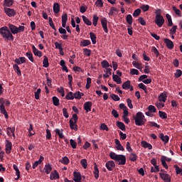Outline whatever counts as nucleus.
Instances as JSON below:
<instances>
[{"instance_id":"9","label":"nucleus","mask_w":182,"mask_h":182,"mask_svg":"<svg viewBox=\"0 0 182 182\" xmlns=\"http://www.w3.org/2000/svg\"><path fill=\"white\" fill-rule=\"evenodd\" d=\"M164 42L166 44V48L168 49L172 50L174 48L173 42L168 38H164Z\"/></svg>"},{"instance_id":"24","label":"nucleus","mask_w":182,"mask_h":182,"mask_svg":"<svg viewBox=\"0 0 182 182\" xmlns=\"http://www.w3.org/2000/svg\"><path fill=\"white\" fill-rule=\"evenodd\" d=\"M141 146H143V148L148 149L149 150L153 149L151 144H148L146 141H141Z\"/></svg>"},{"instance_id":"63","label":"nucleus","mask_w":182,"mask_h":182,"mask_svg":"<svg viewBox=\"0 0 182 182\" xmlns=\"http://www.w3.org/2000/svg\"><path fill=\"white\" fill-rule=\"evenodd\" d=\"M99 18L97 16L95 15L93 16V26H97V24L98 23Z\"/></svg>"},{"instance_id":"49","label":"nucleus","mask_w":182,"mask_h":182,"mask_svg":"<svg viewBox=\"0 0 182 182\" xmlns=\"http://www.w3.org/2000/svg\"><path fill=\"white\" fill-rule=\"evenodd\" d=\"M15 131H16L15 127H8L7 128V135L9 136H11V133L13 134V133H14Z\"/></svg>"},{"instance_id":"3","label":"nucleus","mask_w":182,"mask_h":182,"mask_svg":"<svg viewBox=\"0 0 182 182\" xmlns=\"http://www.w3.org/2000/svg\"><path fill=\"white\" fill-rule=\"evenodd\" d=\"M133 119L134 120V123L136 127H141L146 124V117L141 112H136V116H133Z\"/></svg>"},{"instance_id":"53","label":"nucleus","mask_w":182,"mask_h":182,"mask_svg":"<svg viewBox=\"0 0 182 182\" xmlns=\"http://www.w3.org/2000/svg\"><path fill=\"white\" fill-rule=\"evenodd\" d=\"M132 65L134 68H136L138 70H141V64L139 63L136 61H133Z\"/></svg>"},{"instance_id":"59","label":"nucleus","mask_w":182,"mask_h":182,"mask_svg":"<svg viewBox=\"0 0 182 182\" xmlns=\"http://www.w3.org/2000/svg\"><path fill=\"white\" fill-rule=\"evenodd\" d=\"M141 9L143 12H146L149 10V5H141Z\"/></svg>"},{"instance_id":"5","label":"nucleus","mask_w":182,"mask_h":182,"mask_svg":"<svg viewBox=\"0 0 182 182\" xmlns=\"http://www.w3.org/2000/svg\"><path fill=\"white\" fill-rule=\"evenodd\" d=\"M154 22L159 27H162L165 23V19H164L163 16H156Z\"/></svg>"},{"instance_id":"4","label":"nucleus","mask_w":182,"mask_h":182,"mask_svg":"<svg viewBox=\"0 0 182 182\" xmlns=\"http://www.w3.org/2000/svg\"><path fill=\"white\" fill-rule=\"evenodd\" d=\"M77 115L76 114H73V118L70 119L69 123H70V129L73 130H77V125L76 123H77Z\"/></svg>"},{"instance_id":"60","label":"nucleus","mask_w":182,"mask_h":182,"mask_svg":"<svg viewBox=\"0 0 182 182\" xmlns=\"http://www.w3.org/2000/svg\"><path fill=\"white\" fill-rule=\"evenodd\" d=\"M83 54L86 56H90L91 55V50L87 48H83Z\"/></svg>"},{"instance_id":"21","label":"nucleus","mask_w":182,"mask_h":182,"mask_svg":"<svg viewBox=\"0 0 182 182\" xmlns=\"http://www.w3.org/2000/svg\"><path fill=\"white\" fill-rule=\"evenodd\" d=\"M159 137L160 138V139H161L162 141H164V143L167 144L168 142V140H169L168 136L164 135L163 133H161L159 135Z\"/></svg>"},{"instance_id":"56","label":"nucleus","mask_w":182,"mask_h":182,"mask_svg":"<svg viewBox=\"0 0 182 182\" xmlns=\"http://www.w3.org/2000/svg\"><path fill=\"white\" fill-rule=\"evenodd\" d=\"M81 166H82L83 168H87V161L86 159H82L80 161Z\"/></svg>"},{"instance_id":"64","label":"nucleus","mask_w":182,"mask_h":182,"mask_svg":"<svg viewBox=\"0 0 182 182\" xmlns=\"http://www.w3.org/2000/svg\"><path fill=\"white\" fill-rule=\"evenodd\" d=\"M174 168L176 169V174H179L182 173V168H179L178 165H174Z\"/></svg>"},{"instance_id":"16","label":"nucleus","mask_w":182,"mask_h":182,"mask_svg":"<svg viewBox=\"0 0 182 182\" xmlns=\"http://www.w3.org/2000/svg\"><path fill=\"white\" fill-rule=\"evenodd\" d=\"M0 112L1 114H2L3 115H4V118L8 119V113L7 111L6 110V109L4 108V103H1L0 105Z\"/></svg>"},{"instance_id":"47","label":"nucleus","mask_w":182,"mask_h":182,"mask_svg":"<svg viewBox=\"0 0 182 182\" xmlns=\"http://www.w3.org/2000/svg\"><path fill=\"white\" fill-rule=\"evenodd\" d=\"M109 67H111V65H109L107 60H104L103 61H102V68L107 69Z\"/></svg>"},{"instance_id":"35","label":"nucleus","mask_w":182,"mask_h":182,"mask_svg":"<svg viewBox=\"0 0 182 182\" xmlns=\"http://www.w3.org/2000/svg\"><path fill=\"white\" fill-rule=\"evenodd\" d=\"M65 99L68 100H73L75 99V95L71 92H68V94L65 95Z\"/></svg>"},{"instance_id":"45","label":"nucleus","mask_w":182,"mask_h":182,"mask_svg":"<svg viewBox=\"0 0 182 182\" xmlns=\"http://www.w3.org/2000/svg\"><path fill=\"white\" fill-rule=\"evenodd\" d=\"M166 19H167V21L168 22L167 24V26H169V27L172 26L173 23H172V18L170 14H166Z\"/></svg>"},{"instance_id":"7","label":"nucleus","mask_w":182,"mask_h":182,"mask_svg":"<svg viewBox=\"0 0 182 182\" xmlns=\"http://www.w3.org/2000/svg\"><path fill=\"white\" fill-rule=\"evenodd\" d=\"M100 23L102 24V26L103 27V31L105 32V33H108V21L106 18H100Z\"/></svg>"},{"instance_id":"19","label":"nucleus","mask_w":182,"mask_h":182,"mask_svg":"<svg viewBox=\"0 0 182 182\" xmlns=\"http://www.w3.org/2000/svg\"><path fill=\"white\" fill-rule=\"evenodd\" d=\"M82 178H81V173L80 172H74V182H81Z\"/></svg>"},{"instance_id":"12","label":"nucleus","mask_w":182,"mask_h":182,"mask_svg":"<svg viewBox=\"0 0 182 182\" xmlns=\"http://www.w3.org/2000/svg\"><path fill=\"white\" fill-rule=\"evenodd\" d=\"M31 48H32V53H33V55H35V56H38V58L42 57V52L38 50L36 48V47H35V46L31 45Z\"/></svg>"},{"instance_id":"48","label":"nucleus","mask_w":182,"mask_h":182,"mask_svg":"<svg viewBox=\"0 0 182 182\" xmlns=\"http://www.w3.org/2000/svg\"><path fill=\"white\" fill-rule=\"evenodd\" d=\"M151 52H153L154 54H155L156 58H159V55H160V53H159L158 49H156V48L154 46L151 47Z\"/></svg>"},{"instance_id":"22","label":"nucleus","mask_w":182,"mask_h":182,"mask_svg":"<svg viewBox=\"0 0 182 182\" xmlns=\"http://www.w3.org/2000/svg\"><path fill=\"white\" fill-rule=\"evenodd\" d=\"M50 171H52V166L50 164L44 165V173H46V174H49L50 173Z\"/></svg>"},{"instance_id":"55","label":"nucleus","mask_w":182,"mask_h":182,"mask_svg":"<svg viewBox=\"0 0 182 182\" xmlns=\"http://www.w3.org/2000/svg\"><path fill=\"white\" fill-rule=\"evenodd\" d=\"M41 93V89L38 88L37 89L36 92H35V99H36V100H40V94Z\"/></svg>"},{"instance_id":"17","label":"nucleus","mask_w":182,"mask_h":182,"mask_svg":"<svg viewBox=\"0 0 182 182\" xmlns=\"http://www.w3.org/2000/svg\"><path fill=\"white\" fill-rule=\"evenodd\" d=\"M44 159L45 158L41 156L40 159H38V161H35L33 164H32V169L36 168V167L38 166L39 164H41L42 161H43Z\"/></svg>"},{"instance_id":"32","label":"nucleus","mask_w":182,"mask_h":182,"mask_svg":"<svg viewBox=\"0 0 182 182\" xmlns=\"http://www.w3.org/2000/svg\"><path fill=\"white\" fill-rule=\"evenodd\" d=\"M172 10H173L174 14H176V15L178 16L179 17H182V13L181 12V10H179L178 9H177V7H176L175 6H173L172 7Z\"/></svg>"},{"instance_id":"28","label":"nucleus","mask_w":182,"mask_h":182,"mask_svg":"<svg viewBox=\"0 0 182 182\" xmlns=\"http://www.w3.org/2000/svg\"><path fill=\"white\" fill-rule=\"evenodd\" d=\"M116 126L119 127V129L122 130V132L126 131V127H124V123L118 121L116 122Z\"/></svg>"},{"instance_id":"52","label":"nucleus","mask_w":182,"mask_h":182,"mask_svg":"<svg viewBox=\"0 0 182 182\" xmlns=\"http://www.w3.org/2000/svg\"><path fill=\"white\" fill-rule=\"evenodd\" d=\"M129 73L131 75H139V71H138L137 69H131Z\"/></svg>"},{"instance_id":"36","label":"nucleus","mask_w":182,"mask_h":182,"mask_svg":"<svg viewBox=\"0 0 182 182\" xmlns=\"http://www.w3.org/2000/svg\"><path fill=\"white\" fill-rule=\"evenodd\" d=\"M43 65L44 68H47L49 66L48 58L47 56H43Z\"/></svg>"},{"instance_id":"33","label":"nucleus","mask_w":182,"mask_h":182,"mask_svg":"<svg viewBox=\"0 0 182 182\" xmlns=\"http://www.w3.org/2000/svg\"><path fill=\"white\" fill-rule=\"evenodd\" d=\"M14 2V1H13V0H4V6L11 7V6H12Z\"/></svg>"},{"instance_id":"61","label":"nucleus","mask_w":182,"mask_h":182,"mask_svg":"<svg viewBox=\"0 0 182 182\" xmlns=\"http://www.w3.org/2000/svg\"><path fill=\"white\" fill-rule=\"evenodd\" d=\"M148 110H149V112H151V113L156 112V108H155V107L153 105H149L148 107Z\"/></svg>"},{"instance_id":"51","label":"nucleus","mask_w":182,"mask_h":182,"mask_svg":"<svg viewBox=\"0 0 182 182\" xmlns=\"http://www.w3.org/2000/svg\"><path fill=\"white\" fill-rule=\"evenodd\" d=\"M148 124H149L150 127H156L158 129H160V125L156 124V122H149Z\"/></svg>"},{"instance_id":"31","label":"nucleus","mask_w":182,"mask_h":182,"mask_svg":"<svg viewBox=\"0 0 182 182\" xmlns=\"http://www.w3.org/2000/svg\"><path fill=\"white\" fill-rule=\"evenodd\" d=\"M131 86V82L127 80L122 84V89L124 90H129Z\"/></svg>"},{"instance_id":"10","label":"nucleus","mask_w":182,"mask_h":182,"mask_svg":"<svg viewBox=\"0 0 182 182\" xmlns=\"http://www.w3.org/2000/svg\"><path fill=\"white\" fill-rule=\"evenodd\" d=\"M105 167H107V171H112L115 168V162L114 161H107L105 164Z\"/></svg>"},{"instance_id":"18","label":"nucleus","mask_w":182,"mask_h":182,"mask_svg":"<svg viewBox=\"0 0 182 182\" xmlns=\"http://www.w3.org/2000/svg\"><path fill=\"white\" fill-rule=\"evenodd\" d=\"M59 11H60V6H59V4L58 3H54V4H53V12L58 14H59Z\"/></svg>"},{"instance_id":"41","label":"nucleus","mask_w":182,"mask_h":182,"mask_svg":"<svg viewBox=\"0 0 182 182\" xmlns=\"http://www.w3.org/2000/svg\"><path fill=\"white\" fill-rule=\"evenodd\" d=\"M129 161L133 162L137 161V155L136 154L131 153L129 154Z\"/></svg>"},{"instance_id":"58","label":"nucleus","mask_w":182,"mask_h":182,"mask_svg":"<svg viewBox=\"0 0 182 182\" xmlns=\"http://www.w3.org/2000/svg\"><path fill=\"white\" fill-rule=\"evenodd\" d=\"M110 97H112V100L115 102H119L120 100V97L115 94H112V95H110Z\"/></svg>"},{"instance_id":"34","label":"nucleus","mask_w":182,"mask_h":182,"mask_svg":"<svg viewBox=\"0 0 182 182\" xmlns=\"http://www.w3.org/2000/svg\"><path fill=\"white\" fill-rule=\"evenodd\" d=\"M90 37L91 38L92 44L95 45L97 41V37L96 35L94 33H90Z\"/></svg>"},{"instance_id":"50","label":"nucleus","mask_w":182,"mask_h":182,"mask_svg":"<svg viewBox=\"0 0 182 182\" xmlns=\"http://www.w3.org/2000/svg\"><path fill=\"white\" fill-rule=\"evenodd\" d=\"M52 100H53V105L54 106H57V107L59 106V99H58L57 97H53Z\"/></svg>"},{"instance_id":"14","label":"nucleus","mask_w":182,"mask_h":182,"mask_svg":"<svg viewBox=\"0 0 182 182\" xmlns=\"http://www.w3.org/2000/svg\"><path fill=\"white\" fill-rule=\"evenodd\" d=\"M66 21H68V15L66 14L61 16V26L63 28H66Z\"/></svg>"},{"instance_id":"20","label":"nucleus","mask_w":182,"mask_h":182,"mask_svg":"<svg viewBox=\"0 0 182 182\" xmlns=\"http://www.w3.org/2000/svg\"><path fill=\"white\" fill-rule=\"evenodd\" d=\"M50 181L59 179V174L57 171H54V172L50 173Z\"/></svg>"},{"instance_id":"23","label":"nucleus","mask_w":182,"mask_h":182,"mask_svg":"<svg viewBox=\"0 0 182 182\" xmlns=\"http://www.w3.org/2000/svg\"><path fill=\"white\" fill-rule=\"evenodd\" d=\"M13 168L16 171V180H19V178H21V171H19V168H18V166H16V164L13 165Z\"/></svg>"},{"instance_id":"26","label":"nucleus","mask_w":182,"mask_h":182,"mask_svg":"<svg viewBox=\"0 0 182 182\" xmlns=\"http://www.w3.org/2000/svg\"><path fill=\"white\" fill-rule=\"evenodd\" d=\"M93 174H95V180H98L100 178V169H98L96 164L95 165V171H93Z\"/></svg>"},{"instance_id":"44","label":"nucleus","mask_w":182,"mask_h":182,"mask_svg":"<svg viewBox=\"0 0 182 182\" xmlns=\"http://www.w3.org/2000/svg\"><path fill=\"white\" fill-rule=\"evenodd\" d=\"M132 16L131 14H128L126 16V22H127L128 25H132Z\"/></svg>"},{"instance_id":"42","label":"nucleus","mask_w":182,"mask_h":182,"mask_svg":"<svg viewBox=\"0 0 182 182\" xmlns=\"http://www.w3.org/2000/svg\"><path fill=\"white\" fill-rule=\"evenodd\" d=\"M25 55H26V58H28V60L31 61L32 63H33L35 60H33V53L31 52H27Z\"/></svg>"},{"instance_id":"29","label":"nucleus","mask_w":182,"mask_h":182,"mask_svg":"<svg viewBox=\"0 0 182 182\" xmlns=\"http://www.w3.org/2000/svg\"><path fill=\"white\" fill-rule=\"evenodd\" d=\"M112 80H114L117 85H120L122 83L120 77L116 75H112Z\"/></svg>"},{"instance_id":"11","label":"nucleus","mask_w":182,"mask_h":182,"mask_svg":"<svg viewBox=\"0 0 182 182\" xmlns=\"http://www.w3.org/2000/svg\"><path fill=\"white\" fill-rule=\"evenodd\" d=\"M12 151V142L9 140H6V154H9Z\"/></svg>"},{"instance_id":"2","label":"nucleus","mask_w":182,"mask_h":182,"mask_svg":"<svg viewBox=\"0 0 182 182\" xmlns=\"http://www.w3.org/2000/svg\"><path fill=\"white\" fill-rule=\"evenodd\" d=\"M109 156H110V159L115 161L116 164L119 166H124V164H126V156H124V155L110 152Z\"/></svg>"},{"instance_id":"54","label":"nucleus","mask_w":182,"mask_h":182,"mask_svg":"<svg viewBox=\"0 0 182 182\" xmlns=\"http://www.w3.org/2000/svg\"><path fill=\"white\" fill-rule=\"evenodd\" d=\"M46 139H48V140H51L52 139V134H50V130L47 129L46 130Z\"/></svg>"},{"instance_id":"30","label":"nucleus","mask_w":182,"mask_h":182,"mask_svg":"<svg viewBox=\"0 0 182 182\" xmlns=\"http://www.w3.org/2000/svg\"><path fill=\"white\" fill-rule=\"evenodd\" d=\"M54 132H55V134H57L59 136V139H65L64 135H63V132H62V131H60V129H57L54 130Z\"/></svg>"},{"instance_id":"38","label":"nucleus","mask_w":182,"mask_h":182,"mask_svg":"<svg viewBox=\"0 0 182 182\" xmlns=\"http://www.w3.org/2000/svg\"><path fill=\"white\" fill-rule=\"evenodd\" d=\"M82 21L87 26H91L92 22L85 16H82Z\"/></svg>"},{"instance_id":"25","label":"nucleus","mask_w":182,"mask_h":182,"mask_svg":"<svg viewBox=\"0 0 182 182\" xmlns=\"http://www.w3.org/2000/svg\"><path fill=\"white\" fill-rule=\"evenodd\" d=\"M158 98H159V101L162 102H166L167 95L165 93H161V94H160V95H159Z\"/></svg>"},{"instance_id":"39","label":"nucleus","mask_w":182,"mask_h":182,"mask_svg":"<svg viewBox=\"0 0 182 182\" xmlns=\"http://www.w3.org/2000/svg\"><path fill=\"white\" fill-rule=\"evenodd\" d=\"M150 163L151 164H153L154 167H155V168H156V171H160L159 168V166L156 165V159L153 158L151 159V161H150Z\"/></svg>"},{"instance_id":"46","label":"nucleus","mask_w":182,"mask_h":182,"mask_svg":"<svg viewBox=\"0 0 182 182\" xmlns=\"http://www.w3.org/2000/svg\"><path fill=\"white\" fill-rule=\"evenodd\" d=\"M159 116L162 119H167V114H166V112H164L163 111H159Z\"/></svg>"},{"instance_id":"43","label":"nucleus","mask_w":182,"mask_h":182,"mask_svg":"<svg viewBox=\"0 0 182 182\" xmlns=\"http://www.w3.org/2000/svg\"><path fill=\"white\" fill-rule=\"evenodd\" d=\"M166 160V156H162V157H161L162 166H164V168L168 169V166H167L166 161H165Z\"/></svg>"},{"instance_id":"57","label":"nucleus","mask_w":182,"mask_h":182,"mask_svg":"<svg viewBox=\"0 0 182 182\" xmlns=\"http://www.w3.org/2000/svg\"><path fill=\"white\" fill-rule=\"evenodd\" d=\"M181 76H182V70H176V73H174V77L178 78V77H181Z\"/></svg>"},{"instance_id":"40","label":"nucleus","mask_w":182,"mask_h":182,"mask_svg":"<svg viewBox=\"0 0 182 182\" xmlns=\"http://www.w3.org/2000/svg\"><path fill=\"white\" fill-rule=\"evenodd\" d=\"M73 95L75 97V100H81V97L83 96V93L77 92L73 93Z\"/></svg>"},{"instance_id":"1","label":"nucleus","mask_w":182,"mask_h":182,"mask_svg":"<svg viewBox=\"0 0 182 182\" xmlns=\"http://www.w3.org/2000/svg\"><path fill=\"white\" fill-rule=\"evenodd\" d=\"M19 33H21V31L18 30V27L14 24H8V27L3 26L0 28V34L4 41H14V37L12 34H18Z\"/></svg>"},{"instance_id":"15","label":"nucleus","mask_w":182,"mask_h":182,"mask_svg":"<svg viewBox=\"0 0 182 182\" xmlns=\"http://www.w3.org/2000/svg\"><path fill=\"white\" fill-rule=\"evenodd\" d=\"M115 149L117 150L121 151H124V148L122 145H121L120 144V141L117 139H115Z\"/></svg>"},{"instance_id":"6","label":"nucleus","mask_w":182,"mask_h":182,"mask_svg":"<svg viewBox=\"0 0 182 182\" xmlns=\"http://www.w3.org/2000/svg\"><path fill=\"white\" fill-rule=\"evenodd\" d=\"M4 11L8 17H14L16 15V11L14 9L6 7L4 8Z\"/></svg>"},{"instance_id":"8","label":"nucleus","mask_w":182,"mask_h":182,"mask_svg":"<svg viewBox=\"0 0 182 182\" xmlns=\"http://www.w3.org/2000/svg\"><path fill=\"white\" fill-rule=\"evenodd\" d=\"M160 178H161L162 181L164 182H171V176L167 173H160Z\"/></svg>"},{"instance_id":"62","label":"nucleus","mask_w":182,"mask_h":182,"mask_svg":"<svg viewBox=\"0 0 182 182\" xmlns=\"http://www.w3.org/2000/svg\"><path fill=\"white\" fill-rule=\"evenodd\" d=\"M176 31H177V26H173V27H172L170 29V35H176Z\"/></svg>"},{"instance_id":"13","label":"nucleus","mask_w":182,"mask_h":182,"mask_svg":"<svg viewBox=\"0 0 182 182\" xmlns=\"http://www.w3.org/2000/svg\"><path fill=\"white\" fill-rule=\"evenodd\" d=\"M83 109L86 111V112H91L92 109V102H86L83 104Z\"/></svg>"},{"instance_id":"37","label":"nucleus","mask_w":182,"mask_h":182,"mask_svg":"<svg viewBox=\"0 0 182 182\" xmlns=\"http://www.w3.org/2000/svg\"><path fill=\"white\" fill-rule=\"evenodd\" d=\"M60 163L67 166L68 164H69L70 163V160L69 158H68L67 156H64L61 159Z\"/></svg>"},{"instance_id":"27","label":"nucleus","mask_w":182,"mask_h":182,"mask_svg":"<svg viewBox=\"0 0 182 182\" xmlns=\"http://www.w3.org/2000/svg\"><path fill=\"white\" fill-rule=\"evenodd\" d=\"M91 45V41L90 40H83L82 41L80 42V46L87 47Z\"/></svg>"}]
</instances>
